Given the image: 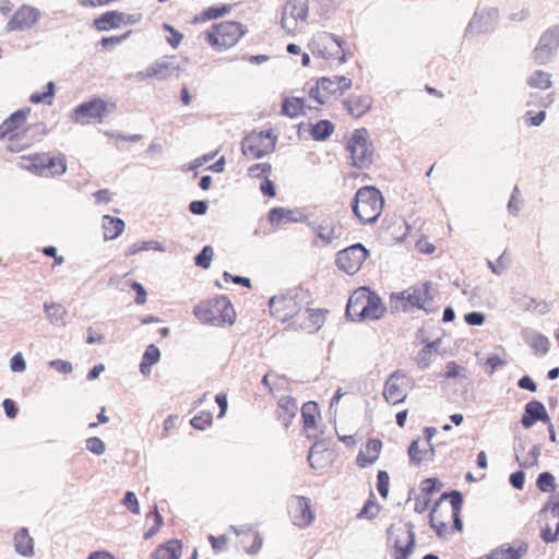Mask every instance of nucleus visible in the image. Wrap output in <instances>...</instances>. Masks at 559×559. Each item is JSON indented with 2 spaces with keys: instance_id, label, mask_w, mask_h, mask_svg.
I'll use <instances>...</instances> for the list:
<instances>
[{
  "instance_id": "nucleus-1",
  "label": "nucleus",
  "mask_w": 559,
  "mask_h": 559,
  "mask_svg": "<svg viewBox=\"0 0 559 559\" xmlns=\"http://www.w3.org/2000/svg\"><path fill=\"white\" fill-rule=\"evenodd\" d=\"M462 506L463 496L460 491L442 493L430 512V525L439 536L447 534L451 527L461 530Z\"/></svg>"
},
{
  "instance_id": "nucleus-2",
  "label": "nucleus",
  "mask_w": 559,
  "mask_h": 559,
  "mask_svg": "<svg viewBox=\"0 0 559 559\" xmlns=\"http://www.w3.org/2000/svg\"><path fill=\"white\" fill-rule=\"evenodd\" d=\"M193 313L202 323L214 326L233 325L237 317L231 301L226 296L201 301L194 307Z\"/></svg>"
},
{
  "instance_id": "nucleus-3",
  "label": "nucleus",
  "mask_w": 559,
  "mask_h": 559,
  "mask_svg": "<svg viewBox=\"0 0 559 559\" xmlns=\"http://www.w3.org/2000/svg\"><path fill=\"white\" fill-rule=\"evenodd\" d=\"M385 311L380 297L368 287H359L350 295L346 314L352 320H376Z\"/></svg>"
},
{
  "instance_id": "nucleus-4",
  "label": "nucleus",
  "mask_w": 559,
  "mask_h": 559,
  "mask_svg": "<svg viewBox=\"0 0 559 559\" xmlns=\"http://www.w3.org/2000/svg\"><path fill=\"white\" fill-rule=\"evenodd\" d=\"M384 207V198L381 191L373 186H365L357 190L352 202V210L360 224L374 223Z\"/></svg>"
},
{
  "instance_id": "nucleus-5",
  "label": "nucleus",
  "mask_w": 559,
  "mask_h": 559,
  "mask_svg": "<svg viewBox=\"0 0 559 559\" xmlns=\"http://www.w3.org/2000/svg\"><path fill=\"white\" fill-rule=\"evenodd\" d=\"M242 24L235 21H225L212 25L204 33L206 43L216 51H223L234 47L246 34Z\"/></svg>"
},
{
  "instance_id": "nucleus-6",
  "label": "nucleus",
  "mask_w": 559,
  "mask_h": 559,
  "mask_svg": "<svg viewBox=\"0 0 559 559\" xmlns=\"http://www.w3.org/2000/svg\"><path fill=\"white\" fill-rule=\"evenodd\" d=\"M352 87V80L344 75L321 78L309 88V97L319 105H324L333 98L342 96Z\"/></svg>"
},
{
  "instance_id": "nucleus-7",
  "label": "nucleus",
  "mask_w": 559,
  "mask_h": 559,
  "mask_svg": "<svg viewBox=\"0 0 559 559\" xmlns=\"http://www.w3.org/2000/svg\"><path fill=\"white\" fill-rule=\"evenodd\" d=\"M365 133L356 130L346 144L350 165L359 169L368 168L373 162L374 151Z\"/></svg>"
},
{
  "instance_id": "nucleus-8",
  "label": "nucleus",
  "mask_w": 559,
  "mask_h": 559,
  "mask_svg": "<svg viewBox=\"0 0 559 559\" xmlns=\"http://www.w3.org/2000/svg\"><path fill=\"white\" fill-rule=\"evenodd\" d=\"M304 297L299 294H282L271 298L270 312L274 319L287 322L298 318L304 307Z\"/></svg>"
},
{
  "instance_id": "nucleus-9",
  "label": "nucleus",
  "mask_w": 559,
  "mask_h": 559,
  "mask_svg": "<svg viewBox=\"0 0 559 559\" xmlns=\"http://www.w3.org/2000/svg\"><path fill=\"white\" fill-rule=\"evenodd\" d=\"M276 135L271 130L252 131L242 141L241 151L249 158H260L275 148Z\"/></svg>"
},
{
  "instance_id": "nucleus-10",
  "label": "nucleus",
  "mask_w": 559,
  "mask_h": 559,
  "mask_svg": "<svg viewBox=\"0 0 559 559\" xmlns=\"http://www.w3.org/2000/svg\"><path fill=\"white\" fill-rule=\"evenodd\" d=\"M307 0H288L283 9L281 25L290 35L299 33L308 17Z\"/></svg>"
},
{
  "instance_id": "nucleus-11",
  "label": "nucleus",
  "mask_w": 559,
  "mask_h": 559,
  "mask_svg": "<svg viewBox=\"0 0 559 559\" xmlns=\"http://www.w3.org/2000/svg\"><path fill=\"white\" fill-rule=\"evenodd\" d=\"M345 41L336 38L328 32H320L313 35L309 43V48L313 55L324 59L337 57L342 62L346 59L344 51Z\"/></svg>"
},
{
  "instance_id": "nucleus-12",
  "label": "nucleus",
  "mask_w": 559,
  "mask_h": 559,
  "mask_svg": "<svg viewBox=\"0 0 559 559\" xmlns=\"http://www.w3.org/2000/svg\"><path fill=\"white\" fill-rule=\"evenodd\" d=\"M368 255L369 251L361 243H356L338 251L335 262L340 270L354 275L361 269Z\"/></svg>"
},
{
  "instance_id": "nucleus-13",
  "label": "nucleus",
  "mask_w": 559,
  "mask_h": 559,
  "mask_svg": "<svg viewBox=\"0 0 559 559\" xmlns=\"http://www.w3.org/2000/svg\"><path fill=\"white\" fill-rule=\"evenodd\" d=\"M540 537L545 543H554L559 536V500L547 502L539 512Z\"/></svg>"
},
{
  "instance_id": "nucleus-14",
  "label": "nucleus",
  "mask_w": 559,
  "mask_h": 559,
  "mask_svg": "<svg viewBox=\"0 0 559 559\" xmlns=\"http://www.w3.org/2000/svg\"><path fill=\"white\" fill-rule=\"evenodd\" d=\"M411 388V379L401 371L393 372L384 383L383 397L395 405L404 402L407 390Z\"/></svg>"
},
{
  "instance_id": "nucleus-15",
  "label": "nucleus",
  "mask_w": 559,
  "mask_h": 559,
  "mask_svg": "<svg viewBox=\"0 0 559 559\" xmlns=\"http://www.w3.org/2000/svg\"><path fill=\"white\" fill-rule=\"evenodd\" d=\"M106 111V103L95 98L90 102L80 104L73 110L72 119L76 123H90L92 121H102Z\"/></svg>"
},
{
  "instance_id": "nucleus-16",
  "label": "nucleus",
  "mask_w": 559,
  "mask_h": 559,
  "mask_svg": "<svg viewBox=\"0 0 559 559\" xmlns=\"http://www.w3.org/2000/svg\"><path fill=\"white\" fill-rule=\"evenodd\" d=\"M392 559H407L414 547V533L406 527H399L391 532Z\"/></svg>"
},
{
  "instance_id": "nucleus-17",
  "label": "nucleus",
  "mask_w": 559,
  "mask_h": 559,
  "mask_svg": "<svg viewBox=\"0 0 559 559\" xmlns=\"http://www.w3.org/2000/svg\"><path fill=\"white\" fill-rule=\"evenodd\" d=\"M559 47V28L546 31L539 38V43L533 51V59L536 64H545L549 61L555 49Z\"/></svg>"
},
{
  "instance_id": "nucleus-18",
  "label": "nucleus",
  "mask_w": 559,
  "mask_h": 559,
  "mask_svg": "<svg viewBox=\"0 0 559 559\" xmlns=\"http://www.w3.org/2000/svg\"><path fill=\"white\" fill-rule=\"evenodd\" d=\"M40 12L32 7L23 5L16 10L7 24V31H26L32 28L39 20Z\"/></svg>"
},
{
  "instance_id": "nucleus-19",
  "label": "nucleus",
  "mask_w": 559,
  "mask_h": 559,
  "mask_svg": "<svg viewBox=\"0 0 559 559\" xmlns=\"http://www.w3.org/2000/svg\"><path fill=\"white\" fill-rule=\"evenodd\" d=\"M175 70V64L173 57L170 56H164L159 59H157L154 63H152L150 67H147L143 71H139L136 73V78L140 81H144L147 78H153L156 80H165L169 78Z\"/></svg>"
},
{
  "instance_id": "nucleus-20",
  "label": "nucleus",
  "mask_w": 559,
  "mask_h": 559,
  "mask_svg": "<svg viewBox=\"0 0 559 559\" xmlns=\"http://www.w3.org/2000/svg\"><path fill=\"white\" fill-rule=\"evenodd\" d=\"M326 313L328 310L324 309H306L292 324L302 331L313 333L324 324Z\"/></svg>"
},
{
  "instance_id": "nucleus-21",
  "label": "nucleus",
  "mask_w": 559,
  "mask_h": 559,
  "mask_svg": "<svg viewBox=\"0 0 559 559\" xmlns=\"http://www.w3.org/2000/svg\"><path fill=\"white\" fill-rule=\"evenodd\" d=\"M432 299L430 286L423 283L401 293V300L405 302L404 307L424 308Z\"/></svg>"
},
{
  "instance_id": "nucleus-22",
  "label": "nucleus",
  "mask_w": 559,
  "mask_h": 559,
  "mask_svg": "<svg viewBox=\"0 0 559 559\" xmlns=\"http://www.w3.org/2000/svg\"><path fill=\"white\" fill-rule=\"evenodd\" d=\"M383 443L378 438H369L360 448L356 456L355 463L360 468L373 465L380 457Z\"/></svg>"
},
{
  "instance_id": "nucleus-23",
  "label": "nucleus",
  "mask_w": 559,
  "mask_h": 559,
  "mask_svg": "<svg viewBox=\"0 0 559 559\" xmlns=\"http://www.w3.org/2000/svg\"><path fill=\"white\" fill-rule=\"evenodd\" d=\"M289 515L295 525L308 526L313 521L309 500L305 497H295L289 504Z\"/></svg>"
},
{
  "instance_id": "nucleus-24",
  "label": "nucleus",
  "mask_w": 559,
  "mask_h": 559,
  "mask_svg": "<svg viewBox=\"0 0 559 559\" xmlns=\"http://www.w3.org/2000/svg\"><path fill=\"white\" fill-rule=\"evenodd\" d=\"M344 105L349 115L355 118H360L371 108L372 98L367 93L355 92L347 99H345Z\"/></svg>"
},
{
  "instance_id": "nucleus-25",
  "label": "nucleus",
  "mask_w": 559,
  "mask_h": 559,
  "mask_svg": "<svg viewBox=\"0 0 559 559\" xmlns=\"http://www.w3.org/2000/svg\"><path fill=\"white\" fill-rule=\"evenodd\" d=\"M297 411V401L293 396L285 395L277 401L275 417L285 428H288L296 417Z\"/></svg>"
},
{
  "instance_id": "nucleus-26",
  "label": "nucleus",
  "mask_w": 559,
  "mask_h": 559,
  "mask_svg": "<svg viewBox=\"0 0 559 559\" xmlns=\"http://www.w3.org/2000/svg\"><path fill=\"white\" fill-rule=\"evenodd\" d=\"M549 416L542 402L531 401L525 405V412L522 416L521 424L525 428H531L536 421L540 420L549 424Z\"/></svg>"
},
{
  "instance_id": "nucleus-27",
  "label": "nucleus",
  "mask_w": 559,
  "mask_h": 559,
  "mask_svg": "<svg viewBox=\"0 0 559 559\" xmlns=\"http://www.w3.org/2000/svg\"><path fill=\"white\" fill-rule=\"evenodd\" d=\"M305 216L297 210L285 207H274L267 214L270 224L274 227H281L290 223L301 222Z\"/></svg>"
},
{
  "instance_id": "nucleus-28",
  "label": "nucleus",
  "mask_w": 559,
  "mask_h": 559,
  "mask_svg": "<svg viewBox=\"0 0 559 559\" xmlns=\"http://www.w3.org/2000/svg\"><path fill=\"white\" fill-rule=\"evenodd\" d=\"M302 428L308 437L313 436L318 429V421L321 418L319 406L316 402L309 401L301 407Z\"/></svg>"
},
{
  "instance_id": "nucleus-29",
  "label": "nucleus",
  "mask_w": 559,
  "mask_h": 559,
  "mask_svg": "<svg viewBox=\"0 0 559 559\" xmlns=\"http://www.w3.org/2000/svg\"><path fill=\"white\" fill-rule=\"evenodd\" d=\"M29 112V108L17 109L2 122L3 128L9 133V142H12L13 140H17L20 138L17 131L22 129L26 123Z\"/></svg>"
},
{
  "instance_id": "nucleus-30",
  "label": "nucleus",
  "mask_w": 559,
  "mask_h": 559,
  "mask_svg": "<svg viewBox=\"0 0 559 559\" xmlns=\"http://www.w3.org/2000/svg\"><path fill=\"white\" fill-rule=\"evenodd\" d=\"M313 231L324 243H331L341 236V227L331 217L322 218L313 226Z\"/></svg>"
},
{
  "instance_id": "nucleus-31",
  "label": "nucleus",
  "mask_w": 559,
  "mask_h": 559,
  "mask_svg": "<svg viewBox=\"0 0 559 559\" xmlns=\"http://www.w3.org/2000/svg\"><path fill=\"white\" fill-rule=\"evenodd\" d=\"M14 549L23 557H32L34 555V539L25 527L20 528L14 534Z\"/></svg>"
},
{
  "instance_id": "nucleus-32",
  "label": "nucleus",
  "mask_w": 559,
  "mask_h": 559,
  "mask_svg": "<svg viewBox=\"0 0 559 559\" xmlns=\"http://www.w3.org/2000/svg\"><path fill=\"white\" fill-rule=\"evenodd\" d=\"M306 98L286 96L283 98L281 114L289 118H297L305 114Z\"/></svg>"
},
{
  "instance_id": "nucleus-33",
  "label": "nucleus",
  "mask_w": 559,
  "mask_h": 559,
  "mask_svg": "<svg viewBox=\"0 0 559 559\" xmlns=\"http://www.w3.org/2000/svg\"><path fill=\"white\" fill-rule=\"evenodd\" d=\"M48 153H38L31 156H23L21 167L34 173L37 176H46V163Z\"/></svg>"
},
{
  "instance_id": "nucleus-34",
  "label": "nucleus",
  "mask_w": 559,
  "mask_h": 559,
  "mask_svg": "<svg viewBox=\"0 0 559 559\" xmlns=\"http://www.w3.org/2000/svg\"><path fill=\"white\" fill-rule=\"evenodd\" d=\"M126 15L117 11H110L102 14L94 21V25L98 31H109L117 28L124 23Z\"/></svg>"
},
{
  "instance_id": "nucleus-35",
  "label": "nucleus",
  "mask_w": 559,
  "mask_h": 559,
  "mask_svg": "<svg viewBox=\"0 0 559 559\" xmlns=\"http://www.w3.org/2000/svg\"><path fill=\"white\" fill-rule=\"evenodd\" d=\"M103 229L105 239H116L124 230V222L121 218L111 217L110 215H104Z\"/></svg>"
},
{
  "instance_id": "nucleus-36",
  "label": "nucleus",
  "mask_w": 559,
  "mask_h": 559,
  "mask_svg": "<svg viewBox=\"0 0 559 559\" xmlns=\"http://www.w3.org/2000/svg\"><path fill=\"white\" fill-rule=\"evenodd\" d=\"M530 88L545 91L551 87V73L544 70L533 71L526 79Z\"/></svg>"
},
{
  "instance_id": "nucleus-37",
  "label": "nucleus",
  "mask_w": 559,
  "mask_h": 559,
  "mask_svg": "<svg viewBox=\"0 0 559 559\" xmlns=\"http://www.w3.org/2000/svg\"><path fill=\"white\" fill-rule=\"evenodd\" d=\"M159 358H160L159 348L157 346H155L154 344H150L146 347V349L142 356V361L140 364V372L143 376L151 374L152 366L157 364L159 361Z\"/></svg>"
},
{
  "instance_id": "nucleus-38",
  "label": "nucleus",
  "mask_w": 559,
  "mask_h": 559,
  "mask_svg": "<svg viewBox=\"0 0 559 559\" xmlns=\"http://www.w3.org/2000/svg\"><path fill=\"white\" fill-rule=\"evenodd\" d=\"M231 11V4L209 7L194 17V22L203 23L225 16Z\"/></svg>"
},
{
  "instance_id": "nucleus-39",
  "label": "nucleus",
  "mask_w": 559,
  "mask_h": 559,
  "mask_svg": "<svg viewBox=\"0 0 559 559\" xmlns=\"http://www.w3.org/2000/svg\"><path fill=\"white\" fill-rule=\"evenodd\" d=\"M66 171H67V159H66L64 155L58 154L57 156H52V155L48 154L45 177L61 176Z\"/></svg>"
},
{
  "instance_id": "nucleus-40",
  "label": "nucleus",
  "mask_w": 559,
  "mask_h": 559,
  "mask_svg": "<svg viewBox=\"0 0 559 559\" xmlns=\"http://www.w3.org/2000/svg\"><path fill=\"white\" fill-rule=\"evenodd\" d=\"M44 310L52 324L66 325L67 310L62 305L45 302Z\"/></svg>"
},
{
  "instance_id": "nucleus-41",
  "label": "nucleus",
  "mask_w": 559,
  "mask_h": 559,
  "mask_svg": "<svg viewBox=\"0 0 559 559\" xmlns=\"http://www.w3.org/2000/svg\"><path fill=\"white\" fill-rule=\"evenodd\" d=\"M334 124L330 120H320L311 128V136L314 140L323 141L334 132Z\"/></svg>"
},
{
  "instance_id": "nucleus-42",
  "label": "nucleus",
  "mask_w": 559,
  "mask_h": 559,
  "mask_svg": "<svg viewBox=\"0 0 559 559\" xmlns=\"http://www.w3.org/2000/svg\"><path fill=\"white\" fill-rule=\"evenodd\" d=\"M330 454L325 451L318 450L316 447L310 449L308 461L312 468L322 469L329 462Z\"/></svg>"
},
{
  "instance_id": "nucleus-43",
  "label": "nucleus",
  "mask_w": 559,
  "mask_h": 559,
  "mask_svg": "<svg viewBox=\"0 0 559 559\" xmlns=\"http://www.w3.org/2000/svg\"><path fill=\"white\" fill-rule=\"evenodd\" d=\"M380 509V504L377 502L374 495L370 493L364 508L358 513V518H365L369 520L374 519L379 514Z\"/></svg>"
},
{
  "instance_id": "nucleus-44",
  "label": "nucleus",
  "mask_w": 559,
  "mask_h": 559,
  "mask_svg": "<svg viewBox=\"0 0 559 559\" xmlns=\"http://www.w3.org/2000/svg\"><path fill=\"white\" fill-rule=\"evenodd\" d=\"M53 95H55V83L48 82L46 84L45 91L43 93H40V92L33 93L29 97V100L33 104L46 103V104L50 105L52 102Z\"/></svg>"
},
{
  "instance_id": "nucleus-45",
  "label": "nucleus",
  "mask_w": 559,
  "mask_h": 559,
  "mask_svg": "<svg viewBox=\"0 0 559 559\" xmlns=\"http://www.w3.org/2000/svg\"><path fill=\"white\" fill-rule=\"evenodd\" d=\"M408 454L412 462L420 464L426 459L428 451L423 447L419 440H415L409 445Z\"/></svg>"
},
{
  "instance_id": "nucleus-46",
  "label": "nucleus",
  "mask_w": 559,
  "mask_h": 559,
  "mask_svg": "<svg viewBox=\"0 0 559 559\" xmlns=\"http://www.w3.org/2000/svg\"><path fill=\"white\" fill-rule=\"evenodd\" d=\"M151 521H152V526L148 528L147 532L144 533L145 539H148L153 535H155L163 524V518L156 509L154 511H151L146 515V523H150Z\"/></svg>"
},
{
  "instance_id": "nucleus-47",
  "label": "nucleus",
  "mask_w": 559,
  "mask_h": 559,
  "mask_svg": "<svg viewBox=\"0 0 559 559\" xmlns=\"http://www.w3.org/2000/svg\"><path fill=\"white\" fill-rule=\"evenodd\" d=\"M153 559H175V539L160 545L152 555Z\"/></svg>"
},
{
  "instance_id": "nucleus-48",
  "label": "nucleus",
  "mask_w": 559,
  "mask_h": 559,
  "mask_svg": "<svg viewBox=\"0 0 559 559\" xmlns=\"http://www.w3.org/2000/svg\"><path fill=\"white\" fill-rule=\"evenodd\" d=\"M536 486L543 492H552L556 489L555 477L550 473L544 472L539 474Z\"/></svg>"
},
{
  "instance_id": "nucleus-49",
  "label": "nucleus",
  "mask_w": 559,
  "mask_h": 559,
  "mask_svg": "<svg viewBox=\"0 0 559 559\" xmlns=\"http://www.w3.org/2000/svg\"><path fill=\"white\" fill-rule=\"evenodd\" d=\"M272 171V165L270 163H257L248 168V175L251 178H267Z\"/></svg>"
},
{
  "instance_id": "nucleus-50",
  "label": "nucleus",
  "mask_w": 559,
  "mask_h": 559,
  "mask_svg": "<svg viewBox=\"0 0 559 559\" xmlns=\"http://www.w3.org/2000/svg\"><path fill=\"white\" fill-rule=\"evenodd\" d=\"M555 100V94L549 93L546 96H537L535 93L530 95V100H527V106H537L540 108L549 107Z\"/></svg>"
},
{
  "instance_id": "nucleus-51",
  "label": "nucleus",
  "mask_w": 559,
  "mask_h": 559,
  "mask_svg": "<svg viewBox=\"0 0 559 559\" xmlns=\"http://www.w3.org/2000/svg\"><path fill=\"white\" fill-rule=\"evenodd\" d=\"M213 416L209 412H200L191 419V425L200 430H204L212 425Z\"/></svg>"
},
{
  "instance_id": "nucleus-52",
  "label": "nucleus",
  "mask_w": 559,
  "mask_h": 559,
  "mask_svg": "<svg viewBox=\"0 0 559 559\" xmlns=\"http://www.w3.org/2000/svg\"><path fill=\"white\" fill-rule=\"evenodd\" d=\"M442 488V483L437 478H426L420 483V490L424 497H430L435 491Z\"/></svg>"
},
{
  "instance_id": "nucleus-53",
  "label": "nucleus",
  "mask_w": 559,
  "mask_h": 559,
  "mask_svg": "<svg viewBox=\"0 0 559 559\" xmlns=\"http://www.w3.org/2000/svg\"><path fill=\"white\" fill-rule=\"evenodd\" d=\"M214 251L212 247L205 246L195 258V264L203 269H209L213 259Z\"/></svg>"
},
{
  "instance_id": "nucleus-54",
  "label": "nucleus",
  "mask_w": 559,
  "mask_h": 559,
  "mask_svg": "<svg viewBox=\"0 0 559 559\" xmlns=\"http://www.w3.org/2000/svg\"><path fill=\"white\" fill-rule=\"evenodd\" d=\"M390 487V477L385 471H379L377 475V489L382 498H386Z\"/></svg>"
},
{
  "instance_id": "nucleus-55",
  "label": "nucleus",
  "mask_w": 559,
  "mask_h": 559,
  "mask_svg": "<svg viewBox=\"0 0 559 559\" xmlns=\"http://www.w3.org/2000/svg\"><path fill=\"white\" fill-rule=\"evenodd\" d=\"M122 504L132 513H140L139 500L133 491H127L122 499Z\"/></svg>"
},
{
  "instance_id": "nucleus-56",
  "label": "nucleus",
  "mask_w": 559,
  "mask_h": 559,
  "mask_svg": "<svg viewBox=\"0 0 559 559\" xmlns=\"http://www.w3.org/2000/svg\"><path fill=\"white\" fill-rule=\"evenodd\" d=\"M546 118V112L544 109L539 110L538 112L534 114L533 111L528 110L524 115V119L527 126L530 127H537L540 126Z\"/></svg>"
},
{
  "instance_id": "nucleus-57",
  "label": "nucleus",
  "mask_w": 559,
  "mask_h": 559,
  "mask_svg": "<svg viewBox=\"0 0 559 559\" xmlns=\"http://www.w3.org/2000/svg\"><path fill=\"white\" fill-rule=\"evenodd\" d=\"M86 449L96 455H102L105 450V443L98 437H91L86 440Z\"/></svg>"
},
{
  "instance_id": "nucleus-58",
  "label": "nucleus",
  "mask_w": 559,
  "mask_h": 559,
  "mask_svg": "<svg viewBox=\"0 0 559 559\" xmlns=\"http://www.w3.org/2000/svg\"><path fill=\"white\" fill-rule=\"evenodd\" d=\"M251 542V546L247 549L250 554L258 552L263 544L261 536L258 533H250L243 536V543Z\"/></svg>"
},
{
  "instance_id": "nucleus-59",
  "label": "nucleus",
  "mask_w": 559,
  "mask_h": 559,
  "mask_svg": "<svg viewBox=\"0 0 559 559\" xmlns=\"http://www.w3.org/2000/svg\"><path fill=\"white\" fill-rule=\"evenodd\" d=\"M10 369L13 372H23L26 370V361L22 353H16L10 359Z\"/></svg>"
},
{
  "instance_id": "nucleus-60",
  "label": "nucleus",
  "mask_w": 559,
  "mask_h": 559,
  "mask_svg": "<svg viewBox=\"0 0 559 559\" xmlns=\"http://www.w3.org/2000/svg\"><path fill=\"white\" fill-rule=\"evenodd\" d=\"M130 286L136 293L135 302L138 305H144L146 302V295L147 294H146V290L143 287V285L140 284L139 282L130 281Z\"/></svg>"
},
{
  "instance_id": "nucleus-61",
  "label": "nucleus",
  "mask_w": 559,
  "mask_h": 559,
  "mask_svg": "<svg viewBox=\"0 0 559 559\" xmlns=\"http://www.w3.org/2000/svg\"><path fill=\"white\" fill-rule=\"evenodd\" d=\"M532 346L536 350L545 354V353H547V350L549 348V341H548V338L546 336L538 334V335L533 337Z\"/></svg>"
},
{
  "instance_id": "nucleus-62",
  "label": "nucleus",
  "mask_w": 559,
  "mask_h": 559,
  "mask_svg": "<svg viewBox=\"0 0 559 559\" xmlns=\"http://www.w3.org/2000/svg\"><path fill=\"white\" fill-rule=\"evenodd\" d=\"M2 406L8 418L13 419L16 417L19 413V407L13 400L4 399L2 402Z\"/></svg>"
},
{
  "instance_id": "nucleus-63",
  "label": "nucleus",
  "mask_w": 559,
  "mask_h": 559,
  "mask_svg": "<svg viewBox=\"0 0 559 559\" xmlns=\"http://www.w3.org/2000/svg\"><path fill=\"white\" fill-rule=\"evenodd\" d=\"M49 366L62 373H71L73 370L71 362L61 359L51 360Z\"/></svg>"
},
{
  "instance_id": "nucleus-64",
  "label": "nucleus",
  "mask_w": 559,
  "mask_h": 559,
  "mask_svg": "<svg viewBox=\"0 0 559 559\" xmlns=\"http://www.w3.org/2000/svg\"><path fill=\"white\" fill-rule=\"evenodd\" d=\"M130 33H131V32H130V31H128L127 33H124V34H123V35H121V36H109V37H103V38H102V41H100V43H102V46H103L104 48H108V47H111V46L118 45V44H120L122 40H124V39L129 36V34H130Z\"/></svg>"
}]
</instances>
